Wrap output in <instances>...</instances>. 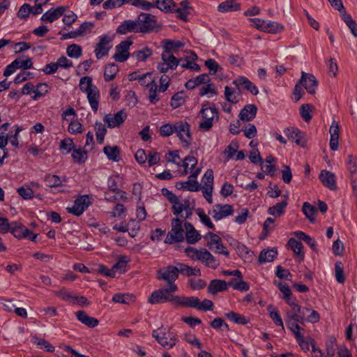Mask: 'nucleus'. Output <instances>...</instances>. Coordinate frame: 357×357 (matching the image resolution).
<instances>
[{"label": "nucleus", "instance_id": "obj_1", "mask_svg": "<svg viewBox=\"0 0 357 357\" xmlns=\"http://www.w3.org/2000/svg\"><path fill=\"white\" fill-rule=\"evenodd\" d=\"M185 252L191 259L199 261L211 268L215 269L219 266V261L206 249L197 250L188 247Z\"/></svg>", "mask_w": 357, "mask_h": 357}, {"label": "nucleus", "instance_id": "obj_2", "mask_svg": "<svg viewBox=\"0 0 357 357\" xmlns=\"http://www.w3.org/2000/svg\"><path fill=\"white\" fill-rule=\"evenodd\" d=\"M178 277L176 266H167L157 271L156 278L159 280L167 282L170 291H177L178 287L174 282Z\"/></svg>", "mask_w": 357, "mask_h": 357}, {"label": "nucleus", "instance_id": "obj_3", "mask_svg": "<svg viewBox=\"0 0 357 357\" xmlns=\"http://www.w3.org/2000/svg\"><path fill=\"white\" fill-rule=\"evenodd\" d=\"M201 121L199 128L202 131L209 130L213 125L214 121L218 119V113L215 107H211L208 104L204 105L200 111Z\"/></svg>", "mask_w": 357, "mask_h": 357}, {"label": "nucleus", "instance_id": "obj_4", "mask_svg": "<svg viewBox=\"0 0 357 357\" xmlns=\"http://www.w3.org/2000/svg\"><path fill=\"white\" fill-rule=\"evenodd\" d=\"M152 336L167 349L172 348L177 342L176 335L170 329L159 328L153 331Z\"/></svg>", "mask_w": 357, "mask_h": 357}, {"label": "nucleus", "instance_id": "obj_5", "mask_svg": "<svg viewBox=\"0 0 357 357\" xmlns=\"http://www.w3.org/2000/svg\"><path fill=\"white\" fill-rule=\"evenodd\" d=\"M184 239V229L183 227V220L175 218L171 222V230L168 232L165 243L173 244L183 241Z\"/></svg>", "mask_w": 357, "mask_h": 357}, {"label": "nucleus", "instance_id": "obj_6", "mask_svg": "<svg viewBox=\"0 0 357 357\" xmlns=\"http://www.w3.org/2000/svg\"><path fill=\"white\" fill-rule=\"evenodd\" d=\"M204 238L207 241L206 245L211 250L229 256V252L223 245L222 239L219 236L212 232H208Z\"/></svg>", "mask_w": 357, "mask_h": 357}, {"label": "nucleus", "instance_id": "obj_7", "mask_svg": "<svg viewBox=\"0 0 357 357\" xmlns=\"http://www.w3.org/2000/svg\"><path fill=\"white\" fill-rule=\"evenodd\" d=\"M179 61L173 53L163 51L161 55V61L158 63L157 68L160 73H165L169 70L175 69L178 66Z\"/></svg>", "mask_w": 357, "mask_h": 357}, {"label": "nucleus", "instance_id": "obj_8", "mask_svg": "<svg viewBox=\"0 0 357 357\" xmlns=\"http://www.w3.org/2000/svg\"><path fill=\"white\" fill-rule=\"evenodd\" d=\"M176 291H170L169 287L167 288L160 289L154 291L151 294L149 301L151 304L162 303L165 302H172L174 304L175 296L172 295L171 293Z\"/></svg>", "mask_w": 357, "mask_h": 357}, {"label": "nucleus", "instance_id": "obj_9", "mask_svg": "<svg viewBox=\"0 0 357 357\" xmlns=\"http://www.w3.org/2000/svg\"><path fill=\"white\" fill-rule=\"evenodd\" d=\"M172 210L174 215L177 218L185 220L188 218L192 213V207L188 199L180 201L178 199L172 204Z\"/></svg>", "mask_w": 357, "mask_h": 357}, {"label": "nucleus", "instance_id": "obj_10", "mask_svg": "<svg viewBox=\"0 0 357 357\" xmlns=\"http://www.w3.org/2000/svg\"><path fill=\"white\" fill-rule=\"evenodd\" d=\"M295 323L303 324L305 321L309 323H317L320 319L319 313L310 307H303L299 314H294L291 317Z\"/></svg>", "mask_w": 357, "mask_h": 357}, {"label": "nucleus", "instance_id": "obj_11", "mask_svg": "<svg viewBox=\"0 0 357 357\" xmlns=\"http://www.w3.org/2000/svg\"><path fill=\"white\" fill-rule=\"evenodd\" d=\"M114 39V35L105 34L99 37V41L97 43L94 52L97 59H100L108 54L109 50L112 48V42Z\"/></svg>", "mask_w": 357, "mask_h": 357}, {"label": "nucleus", "instance_id": "obj_12", "mask_svg": "<svg viewBox=\"0 0 357 357\" xmlns=\"http://www.w3.org/2000/svg\"><path fill=\"white\" fill-rule=\"evenodd\" d=\"M174 133L185 143V146H188L191 141V135L190 131V125L184 121H177L174 123Z\"/></svg>", "mask_w": 357, "mask_h": 357}, {"label": "nucleus", "instance_id": "obj_13", "mask_svg": "<svg viewBox=\"0 0 357 357\" xmlns=\"http://www.w3.org/2000/svg\"><path fill=\"white\" fill-rule=\"evenodd\" d=\"M137 23L139 24L141 33H146L152 31L155 26V16L149 13H141L138 16Z\"/></svg>", "mask_w": 357, "mask_h": 357}, {"label": "nucleus", "instance_id": "obj_14", "mask_svg": "<svg viewBox=\"0 0 357 357\" xmlns=\"http://www.w3.org/2000/svg\"><path fill=\"white\" fill-rule=\"evenodd\" d=\"M90 204L89 198L87 195H83L75 199L72 207H68V213L79 216L88 208Z\"/></svg>", "mask_w": 357, "mask_h": 357}, {"label": "nucleus", "instance_id": "obj_15", "mask_svg": "<svg viewBox=\"0 0 357 357\" xmlns=\"http://www.w3.org/2000/svg\"><path fill=\"white\" fill-rule=\"evenodd\" d=\"M285 135L291 142H295L296 144L301 147H305L307 144V139L305 135L296 128H287L284 131Z\"/></svg>", "mask_w": 357, "mask_h": 357}, {"label": "nucleus", "instance_id": "obj_16", "mask_svg": "<svg viewBox=\"0 0 357 357\" xmlns=\"http://www.w3.org/2000/svg\"><path fill=\"white\" fill-rule=\"evenodd\" d=\"M233 206L229 204H215L211 212L213 218L218 221L233 213Z\"/></svg>", "mask_w": 357, "mask_h": 357}, {"label": "nucleus", "instance_id": "obj_17", "mask_svg": "<svg viewBox=\"0 0 357 357\" xmlns=\"http://www.w3.org/2000/svg\"><path fill=\"white\" fill-rule=\"evenodd\" d=\"M299 81L302 86H303L309 93L314 94L315 93V89L317 86V80L312 74L302 71Z\"/></svg>", "mask_w": 357, "mask_h": 357}, {"label": "nucleus", "instance_id": "obj_18", "mask_svg": "<svg viewBox=\"0 0 357 357\" xmlns=\"http://www.w3.org/2000/svg\"><path fill=\"white\" fill-rule=\"evenodd\" d=\"M127 117L126 112L121 110L115 114H109L105 116L104 122L109 128H114L121 125Z\"/></svg>", "mask_w": 357, "mask_h": 357}, {"label": "nucleus", "instance_id": "obj_19", "mask_svg": "<svg viewBox=\"0 0 357 357\" xmlns=\"http://www.w3.org/2000/svg\"><path fill=\"white\" fill-rule=\"evenodd\" d=\"M131 45V41L124 40L121 42L116 47V52L114 55V59L119 62L126 61L129 57L128 50Z\"/></svg>", "mask_w": 357, "mask_h": 357}, {"label": "nucleus", "instance_id": "obj_20", "mask_svg": "<svg viewBox=\"0 0 357 357\" xmlns=\"http://www.w3.org/2000/svg\"><path fill=\"white\" fill-rule=\"evenodd\" d=\"M302 309L303 307L298 304L295 307L286 310L285 321L287 328L290 331L301 330V326L297 323H295L294 319H291V317L294 314H299Z\"/></svg>", "mask_w": 357, "mask_h": 357}, {"label": "nucleus", "instance_id": "obj_21", "mask_svg": "<svg viewBox=\"0 0 357 357\" xmlns=\"http://www.w3.org/2000/svg\"><path fill=\"white\" fill-rule=\"evenodd\" d=\"M66 10V7L65 6H59L55 9H50L42 15L40 20L43 22L51 23L62 16Z\"/></svg>", "mask_w": 357, "mask_h": 357}, {"label": "nucleus", "instance_id": "obj_22", "mask_svg": "<svg viewBox=\"0 0 357 357\" xmlns=\"http://www.w3.org/2000/svg\"><path fill=\"white\" fill-rule=\"evenodd\" d=\"M116 32L120 34H126L129 32L139 33V24L137 21L125 20L118 26Z\"/></svg>", "mask_w": 357, "mask_h": 357}, {"label": "nucleus", "instance_id": "obj_23", "mask_svg": "<svg viewBox=\"0 0 357 357\" xmlns=\"http://www.w3.org/2000/svg\"><path fill=\"white\" fill-rule=\"evenodd\" d=\"M233 84L236 86H243L252 94L256 96L259 91L257 87L252 83L247 77L244 76H239L232 82Z\"/></svg>", "mask_w": 357, "mask_h": 357}, {"label": "nucleus", "instance_id": "obj_24", "mask_svg": "<svg viewBox=\"0 0 357 357\" xmlns=\"http://www.w3.org/2000/svg\"><path fill=\"white\" fill-rule=\"evenodd\" d=\"M175 305L184 307L196 308L199 304V298L196 296H175Z\"/></svg>", "mask_w": 357, "mask_h": 357}, {"label": "nucleus", "instance_id": "obj_25", "mask_svg": "<svg viewBox=\"0 0 357 357\" xmlns=\"http://www.w3.org/2000/svg\"><path fill=\"white\" fill-rule=\"evenodd\" d=\"M319 178L323 185L330 190L336 189L335 176L327 170H322L319 175Z\"/></svg>", "mask_w": 357, "mask_h": 357}, {"label": "nucleus", "instance_id": "obj_26", "mask_svg": "<svg viewBox=\"0 0 357 357\" xmlns=\"http://www.w3.org/2000/svg\"><path fill=\"white\" fill-rule=\"evenodd\" d=\"M339 131L340 130L337 122L333 121L329 129L331 135L329 144L331 149L333 151H337L338 149Z\"/></svg>", "mask_w": 357, "mask_h": 357}, {"label": "nucleus", "instance_id": "obj_27", "mask_svg": "<svg viewBox=\"0 0 357 357\" xmlns=\"http://www.w3.org/2000/svg\"><path fill=\"white\" fill-rule=\"evenodd\" d=\"M257 111V108L255 105H247L240 112L239 119L242 121H250L255 118Z\"/></svg>", "mask_w": 357, "mask_h": 357}, {"label": "nucleus", "instance_id": "obj_28", "mask_svg": "<svg viewBox=\"0 0 357 357\" xmlns=\"http://www.w3.org/2000/svg\"><path fill=\"white\" fill-rule=\"evenodd\" d=\"M184 227L185 229V238L189 244H194L200 240V234L197 232L192 224L189 222H185Z\"/></svg>", "mask_w": 357, "mask_h": 357}, {"label": "nucleus", "instance_id": "obj_29", "mask_svg": "<svg viewBox=\"0 0 357 357\" xmlns=\"http://www.w3.org/2000/svg\"><path fill=\"white\" fill-rule=\"evenodd\" d=\"M200 172L201 169L197 168L188 176V181H185L186 190L190 192H197L199 190L200 185L197 181V177L199 174Z\"/></svg>", "mask_w": 357, "mask_h": 357}, {"label": "nucleus", "instance_id": "obj_30", "mask_svg": "<svg viewBox=\"0 0 357 357\" xmlns=\"http://www.w3.org/2000/svg\"><path fill=\"white\" fill-rule=\"evenodd\" d=\"M89 103L91 109L96 112L98 109L99 100H100V91L98 87L92 89L90 91L86 93Z\"/></svg>", "mask_w": 357, "mask_h": 357}, {"label": "nucleus", "instance_id": "obj_31", "mask_svg": "<svg viewBox=\"0 0 357 357\" xmlns=\"http://www.w3.org/2000/svg\"><path fill=\"white\" fill-rule=\"evenodd\" d=\"M154 7L163 11H176L179 12V8H176L172 0H153Z\"/></svg>", "mask_w": 357, "mask_h": 357}, {"label": "nucleus", "instance_id": "obj_32", "mask_svg": "<svg viewBox=\"0 0 357 357\" xmlns=\"http://www.w3.org/2000/svg\"><path fill=\"white\" fill-rule=\"evenodd\" d=\"M228 286V283H227L225 280H213L210 282L208 287V291L210 294H215L219 291L227 290Z\"/></svg>", "mask_w": 357, "mask_h": 357}, {"label": "nucleus", "instance_id": "obj_33", "mask_svg": "<svg viewBox=\"0 0 357 357\" xmlns=\"http://www.w3.org/2000/svg\"><path fill=\"white\" fill-rule=\"evenodd\" d=\"M77 319L86 326L93 328L98 324V320L89 317L84 311H78L76 313Z\"/></svg>", "mask_w": 357, "mask_h": 357}, {"label": "nucleus", "instance_id": "obj_34", "mask_svg": "<svg viewBox=\"0 0 357 357\" xmlns=\"http://www.w3.org/2000/svg\"><path fill=\"white\" fill-rule=\"evenodd\" d=\"M178 272L183 275L186 276H200L201 271L199 268H192L185 264L178 263L177 264Z\"/></svg>", "mask_w": 357, "mask_h": 357}, {"label": "nucleus", "instance_id": "obj_35", "mask_svg": "<svg viewBox=\"0 0 357 357\" xmlns=\"http://www.w3.org/2000/svg\"><path fill=\"white\" fill-rule=\"evenodd\" d=\"M277 251L274 249L263 250L259 256L258 260L261 264L271 262L277 256Z\"/></svg>", "mask_w": 357, "mask_h": 357}, {"label": "nucleus", "instance_id": "obj_36", "mask_svg": "<svg viewBox=\"0 0 357 357\" xmlns=\"http://www.w3.org/2000/svg\"><path fill=\"white\" fill-rule=\"evenodd\" d=\"M288 245L291 248L294 254L300 257L301 260L303 259L304 253L303 252V244L301 242L296 241V239L291 238L288 241Z\"/></svg>", "mask_w": 357, "mask_h": 357}, {"label": "nucleus", "instance_id": "obj_37", "mask_svg": "<svg viewBox=\"0 0 357 357\" xmlns=\"http://www.w3.org/2000/svg\"><path fill=\"white\" fill-rule=\"evenodd\" d=\"M287 205V199L283 200L282 202L276 204L273 206L269 207L268 209V213L275 217H280L283 215L284 208H286Z\"/></svg>", "mask_w": 357, "mask_h": 357}, {"label": "nucleus", "instance_id": "obj_38", "mask_svg": "<svg viewBox=\"0 0 357 357\" xmlns=\"http://www.w3.org/2000/svg\"><path fill=\"white\" fill-rule=\"evenodd\" d=\"M291 331L294 334L295 337L301 349L305 351H309V344L310 343L312 344L311 342L312 340L313 341V340L311 338H309V340H305L303 337V334L301 333V330H295Z\"/></svg>", "mask_w": 357, "mask_h": 357}, {"label": "nucleus", "instance_id": "obj_39", "mask_svg": "<svg viewBox=\"0 0 357 357\" xmlns=\"http://www.w3.org/2000/svg\"><path fill=\"white\" fill-rule=\"evenodd\" d=\"M109 160L118 162L120 160V153L118 146H106L103 149Z\"/></svg>", "mask_w": 357, "mask_h": 357}, {"label": "nucleus", "instance_id": "obj_40", "mask_svg": "<svg viewBox=\"0 0 357 357\" xmlns=\"http://www.w3.org/2000/svg\"><path fill=\"white\" fill-rule=\"evenodd\" d=\"M267 310L269 313V316L275 325L279 326L282 328V329L284 330V324L282 319L279 314L278 310L273 307V305H268L267 307Z\"/></svg>", "mask_w": 357, "mask_h": 357}, {"label": "nucleus", "instance_id": "obj_41", "mask_svg": "<svg viewBox=\"0 0 357 357\" xmlns=\"http://www.w3.org/2000/svg\"><path fill=\"white\" fill-rule=\"evenodd\" d=\"M240 5L234 0H227L219 4L218 8L220 12H231L239 9Z\"/></svg>", "mask_w": 357, "mask_h": 357}, {"label": "nucleus", "instance_id": "obj_42", "mask_svg": "<svg viewBox=\"0 0 357 357\" xmlns=\"http://www.w3.org/2000/svg\"><path fill=\"white\" fill-rule=\"evenodd\" d=\"M21 68H22V59L19 57L6 66L3 72V75L6 77L10 76L15 73L17 69Z\"/></svg>", "mask_w": 357, "mask_h": 357}, {"label": "nucleus", "instance_id": "obj_43", "mask_svg": "<svg viewBox=\"0 0 357 357\" xmlns=\"http://www.w3.org/2000/svg\"><path fill=\"white\" fill-rule=\"evenodd\" d=\"M183 46V43L179 40H167L164 43L163 49L165 52L173 53L178 51L179 48Z\"/></svg>", "mask_w": 357, "mask_h": 357}, {"label": "nucleus", "instance_id": "obj_44", "mask_svg": "<svg viewBox=\"0 0 357 357\" xmlns=\"http://www.w3.org/2000/svg\"><path fill=\"white\" fill-rule=\"evenodd\" d=\"M197 164V160L192 155H188L183 161V167H184L183 175H186L188 172L192 170Z\"/></svg>", "mask_w": 357, "mask_h": 357}, {"label": "nucleus", "instance_id": "obj_45", "mask_svg": "<svg viewBox=\"0 0 357 357\" xmlns=\"http://www.w3.org/2000/svg\"><path fill=\"white\" fill-rule=\"evenodd\" d=\"M284 26L282 24L273 21L265 22V29L264 32L271 33H277L282 31Z\"/></svg>", "mask_w": 357, "mask_h": 357}, {"label": "nucleus", "instance_id": "obj_46", "mask_svg": "<svg viewBox=\"0 0 357 357\" xmlns=\"http://www.w3.org/2000/svg\"><path fill=\"white\" fill-rule=\"evenodd\" d=\"M79 86L80 90L84 93H88L96 86L92 84V79L90 77H83L79 80Z\"/></svg>", "mask_w": 357, "mask_h": 357}, {"label": "nucleus", "instance_id": "obj_47", "mask_svg": "<svg viewBox=\"0 0 357 357\" xmlns=\"http://www.w3.org/2000/svg\"><path fill=\"white\" fill-rule=\"evenodd\" d=\"M225 317L230 320L238 324H246L248 323L249 319L241 315L234 312H229L225 314Z\"/></svg>", "mask_w": 357, "mask_h": 357}, {"label": "nucleus", "instance_id": "obj_48", "mask_svg": "<svg viewBox=\"0 0 357 357\" xmlns=\"http://www.w3.org/2000/svg\"><path fill=\"white\" fill-rule=\"evenodd\" d=\"M118 71H119V68L116 64L112 63V64L107 66L105 67V73H104V77H105V81L109 82V81L112 80L114 78L116 73H118Z\"/></svg>", "mask_w": 357, "mask_h": 357}, {"label": "nucleus", "instance_id": "obj_49", "mask_svg": "<svg viewBox=\"0 0 357 357\" xmlns=\"http://www.w3.org/2000/svg\"><path fill=\"white\" fill-rule=\"evenodd\" d=\"M229 286L231 287L234 289H236L241 291H246L249 289V284L242 280H237L236 279H232L228 282Z\"/></svg>", "mask_w": 357, "mask_h": 357}, {"label": "nucleus", "instance_id": "obj_50", "mask_svg": "<svg viewBox=\"0 0 357 357\" xmlns=\"http://www.w3.org/2000/svg\"><path fill=\"white\" fill-rule=\"evenodd\" d=\"M62 180L59 176L56 175L48 174L45 178L46 185L50 188H56L62 185Z\"/></svg>", "mask_w": 357, "mask_h": 357}, {"label": "nucleus", "instance_id": "obj_51", "mask_svg": "<svg viewBox=\"0 0 357 357\" xmlns=\"http://www.w3.org/2000/svg\"><path fill=\"white\" fill-rule=\"evenodd\" d=\"M75 145L71 138H65L60 142V150L63 154L69 153L74 148Z\"/></svg>", "mask_w": 357, "mask_h": 357}, {"label": "nucleus", "instance_id": "obj_52", "mask_svg": "<svg viewBox=\"0 0 357 357\" xmlns=\"http://www.w3.org/2000/svg\"><path fill=\"white\" fill-rule=\"evenodd\" d=\"M55 295L61 299L73 303L74 302V296L72 292L66 289H61L54 292Z\"/></svg>", "mask_w": 357, "mask_h": 357}, {"label": "nucleus", "instance_id": "obj_53", "mask_svg": "<svg viewBox=\"0 0 357 357\" xmlns=\"http://www.w3.org/2000/svg\"><path fill=\"white\" fill-rule=\"evenodd\" d=\"M128 262V259L126 257L123 256L119 258L118 261L113 266V269L116 273H123L126 272V266Z\"/></svg>", "mask_w": 357, "mask_h": 357}, {"label": "nucleus", "instance_id": "obj_54", "mask_svg": "<svg viewBox=\"0 0 357 357\" xmlns=\"http://www.w3.org/2000/svg\"><path fill=\"white\" fill-rule=\"evenodd\" d=\"M335 279L337 282L343 284L345 282L343 264L341 261H337L335 264Z\"/></svg>", "mask_w": 357, "mask_h": 357}, {"label": "nucleus", "instance_id": "obj_55", "mask_svg": "<svg viewBox=\"0 0 357 357\" xmlns=\"http://www.w3.org/2000/svg\"><path fill=\"white\" fill-rule=\"evenodd\" d=\"M152 54V51L149 48H144L142 50L135 51L132 54V56L135 57L137 61H144L149 56Z\"/></svg>", "mask_w": 357, "mask_h": 357}, {"label": "nucleus", "instance_id": "obj_56", "mask_svg": "<svg viewBox=\"0 0 357 357\" xmlns=\"http://www.w3.org/2000/svg\"><path fill=\"white\" fill-rule=\"evenodd\" d=\"M326 354L329 357H333L335 355L336 349H337V344H336V339L335 337L331 336L328 338V341L326 342Z\"/></svg>", "mask_w": 357, "mask_h": 357}, {"label": "nucleus", "instance_id": "obj_57", "mask_svg": "<svg viewBox=\"0 0 357 357\" xmlns=\"http://www.w3.org/2000/svg\"><path fill=\"white\" fill-rule=\"evenodd\" d=\"M313 107L311 105H303L300 108V114L302 119L305 121H309L312 119L311 112Z\"/></svg>", "mask_w": 357, "mask_h": 357}, {"label": "nucleus", "instance_id": "obj_58", "mask_svg": "<svg viewBox=\"0 0 357 357\" xmlns=\"http://www.w3.org/2000/svg\"><path fill=\"white\" fill-rule=\"evenodd\" d=\"M48 91V86L46 84L40 83L35 86L34 95L31 97L33 99H37L39 97L43 96Z\"/></svg>", "mask_w": 357, "mask_h": 357}, {"label": "nucleus", "instance_id": "obj_59", "mask_svg": "<svg viewBox=\"0 0 357 357\" xmlns=\"http://www.w3.org/2000/svg\"><path fill=\"white\" fill-rule=\"evenodd\" d=\"M275 161V158L272 155H268L266 158V163L262 165V169L266 174L273 175L275 171V168L272 163Z\"/></svg>", "mask_w": 357, "mask_h": 357}, {"label": "nucleus", "instance_id": "obj_60", "mask_svg": "<svg viewBox=\"0 0 357 357\" xmlns=\"http://www.w3.org/2000/svg\"><path fill=\"white\" fill-rule=\"evenodd\" d=\"M67 54L72 58H79L82 55V47L76 44L70 45L66 50Z\"/></svg>", "mask_w": 357, "mask_h": 357}, {"label": "nucleus", "instance_id": "obj_61", "mask_svg": "<svg viewBox=\"0 0 357 357\" xmlns=\"http://www.w3.org/2000/svg\"><path fill=\"white\" fill-rule=\"evenodd\" d=\"M107 132V130L104 125L101 123H96V140L99 144H102L104 141V137Z\"/></svg>", "mask_w": 357, "mask_h": 357}, {"label": "nucleus", "instance_id": "obj_62", "mask_svg": "<svg viewBox=\"0 0 357 357\" xmlns=\"http://www.w3.org/2000/svg\"><path fill=\"white\" fill-rule=\"evenodd\" d=\"M225 96L227 101L233 104L238 102L236 91L228 86L225 87Z\"/></svg>", "mask_w": 357, "mask_h": 357}, {"label": "nucleus", "instance_id": "obj_63", "mask_svg": "<svg viewBox=\"0 0 357 357\" xmlns=\"http://www.w3.org/2000/svg\"><path fill=\"white\" fill-rule=\"evenodd\" d=\"M302 211L306 218H307L310 222H313L314 220V213L315 208L313 206H312L308 202H305L303 205Z\"/></svg>", "mask_w": 357, "mask_h": 357}, {"label": "nucleus", "instance_id": "obj_64", "mask_svg": "<svg viewBox=\"0 0 357 357\" xmlns=\"http://www.w3.org/2000/svg\"><path fill=\"white\" fill-rule=\"evenodd\" d=\"M72 158L75 162L83 163L86 159V153L81 149H74Z\"/></svg>", "mask_w": 357, "mask_h": 357}]
</instances>
